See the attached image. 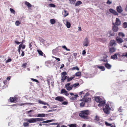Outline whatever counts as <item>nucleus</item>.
Listing matches in <instances>:
<instances>
[{"label": "nucleus", "mask_w": 127, "mask_h": 127, "mask_svg": "<svg viewBox=\"0 0 127 127\" xmlns=\"http://www.w3.org/2000/svg\"><path fill=\"white\" fill-rule=\"evenodd\" d=\"M27 65V63H25L24 64L22 65V66L24 68H25L26 67V65Z\"/></svg>", "instance_id": "51"}, {"label": "nucleus", "mask_w": 127, "mask_h": 127, "mask_svg": "<svg viewBox=\"0 0 127 127\" xmlns=\"http://www.w3.org/2000/svg\"><path fill=\"white\" fill-rule=\"evenodd\" d=\"M117 44L114 40H112L110 41V46H113L116 45Z\"/></svg>", "instance_id": "12"}, {"label": "nucleus", "mask_w": 127, "mask_h": 127, "mask_svg": "<svg viewBox=\"0 0 127 127\" xmlns=\"http://www.w3.org/2000/svg\"><path fill=\"white\" fill-rule=\"evenodd\" d=\"M85 91H83L80 92L79 93V95H81L82 94H85Z\"/></svg>", "instance_id": "58"}, {"label": "nucleus", "mask_w": 127, "mask_h": 127, "mask_svg": "<svg viewBox=\"0 0 127 127\" xmlns=\"http://www.w3.org/2000/svg\"><path fill=\"white\" fill-rule=\"evenodd\" d=\"M113 26L112 27L113 30V32H116L118 30V27L115 26L114 23L113 24Z\"/></svg>", "instance_id": "14"}, {"label": "nucleus", "mask_w": 127, "mask_h": 127, "mask_svg": "<svg viewBox=\"0 0 127 127\" xmlns=\"http://www.w3.org/2000/svg\"><path fill=\"white\" fill-rule=\"evenodd\" d=\"M107 56L105 55L104 57H101L100 59L99 60V61H103L106 63H108V61L107 58Z\"/></svg>", "instance_id": "5"}, {"label": "nucleus", "mask_w": 127, "mask_h": 127, "mask_svg": "<svg viewBox=\"0 0 127 127\" xmlns=\"http://www.w3.org/2000/svg\"><path fill=\"white\" fill-rule=\"evenodd\" d=\"M91 99L90 98H88L84 99L83 98L82 99L80 100V101H82L84 100L85 102H89L91 101Z\"/></svg>", "instance_id": "16"}, {"label": "nucleus", "mask_w": 127, "mask_h": 127, "mask_svg": "<svg viewBox=\"0 0 127 127\" xmlns=\"http://www.w3.org/2000/svg\"><path fill=\"white\" fill-rule=\"evenodd\" d=\"M66 91L64 89H62L61 90V93L62 94H64L66 92Z\"/></svg>", "instance_id": "45"}, {"label": "nucleus", "mask_w": 127, "mask_h": 127, "mask_svg": "<svg viewBox=\"0 0 127 127\" xmlns=\"http://www.w3.org/2000/svg\"><path fill=\"white\" fill-rule=\"evenodd\" d=\"M45 114H39L37 115L36 117L42 118L45 117Z\"/></svg>", "instance_id": "21"}, {"label": "nucleus", "mask_w": 127, "mask_h": 127, "mask_svg": "<svg viewBox=\"0 0 127 127\" xmlns=\"http://www.w3.org/2000/svg\"><path fill=\"white\" fill-rule=\"evenodd\" d=\"M67 126L69 127H77V125L75 124L68 125Z\"/></svg>", "instance_id": "29"}, {"label": "nucleus", "mask_w": 127, "mask_h": 127, "mask_svg": "<svg viewBox=\"0 0 127 127\" xmlns=\"http://www.w3.org/2000/svg\"><path fill=\"white\" fill-rule=\"evenodd\" d=\"M31 80H32V81H34L36 82H37V83L38 82V80H36V79H33V78H31Z\"/></svg>", "instance_id": "57"}, {"label": "nucleus", "mask_w": 127, "mask_h": 127, "mask_svg": "<svg viewBox=\"0 0 127 127\" xmlns=\"http://www.w3.org/2000/svg\"><path fill=\"white\" fill-rule=\"evenodd\" d=\"M81 74V73L80 72H78L75 73V75L76 76H80Z\"/></svg>", "instance_id": "40"}, {"label": "nucleus", "mask_w": 127, "mask_h": 127, "mask_svg": "<svg viewBox=\"0 0 127 127\" xmlns=\"http://www.w3.org/2000/svg\"><path fill=\"white\" fill-rule=\"evenodd\" d=\"M58 123H51L48 124L49 125V126L50 125H58Z\"/></svg>", "instance_id": "53"}, {"label": "nucleus", "mask_w": 127, "mask_h": 127, "mask_svg": "<svg viewBox=\"0 0 127 127\" xmlns=\"http://www.w3.org/2000/svg\"><path fill=\"white\" fill-rule=\"evenodd\" d=\"M38 102L40 104H42L44 105H47L48 106L49 105L47 103L42 101L39 100L38 101Z\"/></svg>", "instance_id": "20"}, {"label": "nucleus", "mask_w": 127, "mask_h": 127, "mask_svg": "<svg viewBox=\"0 0 127 127\" xmlns=\"http://www.w3.org/2000/svg\"><path fill=\"white\" fill-rule=\"evenodd\" d=\"M71 83H68L65 85V87L69 86L70 85Z\"/></svg>", "instance_id": "60"}, {"label": "nucleus", "mask_w": 127, "mask_h": 127, "mask_svg": "<svg viewBox=\"0 0 127 127\" xmlns=\"http://www.w3.org/2000/svg\"><path fill=\"white\" fill-rule=\"evenodd\" d=\"M103 65H104L105 67L108 69H110L111 68L112 65L107 63H104Z\"/></svg>", "instance_id": "11"}, {"label": "nucleus", "mask_w": 127, "mask_h": 127, "mask_svg": "<svg viewBox=\"0 0 127 127\" xmlns=\"http://www.w3.org/2000/svg\"><path fill=\"white\" fill-rule=\"evenodd\" d=\"M14 42H14L15 43H16L17 44H20L21 43V42H18V41H16V40Z\"/></svg>", "instance_id": "62"}, {"label": "nucleus", "mask_w": 127, "mask_h": 127, "mask_svg": "<svg viewBox=\"0 0 127 127\" xmlns=\"http://www.w3.org/2000/svg\"><path fill=\"white\" fill-rule=\"evenodd\" d=\"M122 56L123 57L124 56H125L127 58V53H123Z\"/></svg>", "instance_id": "55"}, {"label": "nucleus", "mask_w": 127, "mask_h": 127, "mask_svg": "<svg viewBox=\"0 0 127 127\" xmlns=\"http://www.w3.org/2000/svg\"><path fill=\"white\" fill-rule=\"evenodd\" d=\"M116 40L117 42L119 44H120L123 42V40L121 38L117 37L116 38Z\"/></svg>", "instance_id": "7"}, {"label": "nucleus", "mask_w": 127, "mask_h": 127, "mask_svg": "<svg viewBox=\"0 0 127 127\" xmlns=\"http://www.w3.org/2000/svg\"><path fill=\"white\" fill-rule=\"evenodd\" d=\"M109 11L110 13L113 14L114 15H118V14L116 11L110 8L109 9Z\"/></svg>", "instance_id": "8"}, {"label": "nucleus", "mask_w": 127, "mask_h": 127, "mask_svg": "<svg viewBox=\"0 0 127 127\" xmlns=\"http://www.w3.org/2000/svg\"><path fill=\"white\" fill-rule=\"evenodd\" d=\"M75 77L74 76H72L71 77H70V78H69V76H68V77L67 78V81L68 82H69L71 81Z\"/></svg>", "instance_id": "28"}, {"label": "nucleus", "mask_w": 127, "mask_h": 127, "mask_svg": "<svg viewBox=\"0 0 127 127\" xmlns=\"http://www.w3.org/2000/svg\"><path fill=\"white\" fill-rule=\"evenodd\" d=\"M103 110L104 112L106 114H109V110L104 108L103 109Z\"/></svg>", "instance_id": "24"}, {"label": "nucleus", "mask_w": 127, "mask_h": 127, "mask_svg": "<svg viewBox=\"0 0 127 127\" xmlns=\"http://www.w3.org/2000/svg\"><path fill=\"white\" fill-rule=\"evenodd\" d=\"M29 124L27 122H24L23 123V126L25 127H28Z\"/></svg>", "instance_id": "35"}, {"label": "nucleus", "mask_w": 127, "mask_h": 127, "mask_svg": "<svg viewBox=\"0 0 127 127\" xmlns=\"http://www.w3.org/2000/svg\"><path fill=\"white\" fill-rule=\"evenodd\" d=\"M78 97L79 96L78 95H74L73 96H69L70 100H76Z\"/></svg>", "instance_id": "6"}, {"label": "nucleus", "mask_w": 127, "mask_h": 127, "mask_svg": "<svg viewBox=\"0 0 127 127\" xmlns=\"http://www.w3.org/2000/svg\"><path fill=\"white\" fill-rule=\"evenodd\" d=\"M68 103V102L66 101H64L62 103V104H63L64 105H67V104Z\"/></svg>", "instance_id": "52"}, {"label": "nucleus", "mask_w": 127, "mask_h": 127, "mask_svg": "<svg viewBox=\"0 0 127 127\" xmlns=\"http://www.w3.org/2000/svg\"><path fill=\"white\" fill-rule=\"evenodd\" d=\"M10 101L11 102H14L16 100L15 98L13 97H10Z\"/></svg>", "instance_id": "32"}, {"label": "nucleus", "mask_w": 127, "mask_h": 127, "mask_svg": "<svg viewBox=\"0 0 127 127\" xmlns=\"http://www.w3.org/2000/svg\"><path fill=\"white\" fill-rule=\"evenodd\" d=\"M24 120L25 121H27L29 123V120H30V119H24Z\"/></svg>", "instance_id": "63"}, {"label": "nucleus", "mask_w": 127, "mask_h": 127, "mask_svg": "<svg viewBox=\"0 0 127 127\" xmlns=\"http://www.w3.org/2000/svg\"><path fill=\"white\" fill-rule=\"evenodd\" d=\"M121 24V22L118 18H116V22L115 23V24L117 26Z\"/></svg>", "instance_id": "15"}, {"label": "nucleus", "mask_w": 127, "mask_h": 127, "mask_svg": "<svg viewBox=\"0 0 127 127\" xmlns=\"http://www.w3.org/2000/svg\"><path fill=\"white\" fill-rule=\"evenodd\" d=\"M110 0H108L107 2H106V3L108 4H110L112 3L111 1H109Z\"/></svg>", "instance_id": "56"}, {"label": "nucleus", "mask_w": 127, "mask_h": 127, "mask_svg": "<svg viewBox=\"0 0 127 127\" xmlns=\"http://www.w3.org/2000/svg\"><path fill=\"white\" fill-rule=\"evenodd\" d=\"M109 33L111 36H113L114 35V32L112 31H110L109 32Z\"/></svg>", "instance_id": "39"}, {"label": "nucleus", "mask_w": 127, "mask_h": 127, "mask_svg": "<svg viewBox=\"0 0 127 127\" xmlns=\"http://www.w3.org/2000/svg\"><path fill=\"white\" fill-rule=\"evenodd\" d=\"M98 68L101 69V71H104L105 70L104 67L103 66H98Z\"/></svg>", "instance_id": "33"}, {"label": "nucleus", "mask_w": 127, "mask_h": 127, "mask_svg": "<svg viewBox=\"0 0 127 127\" xmlns=\"http://www.w3.org/2000/svg\"><path fill=\"white\" fill-rule=\"evenodd\" d=\"M116 10L118 12L120 13L123 11V8L121 6L119 5L117 6L116 8Z\"/></svg>", "instance_id": "9"}, {"label": "nucleus", "mask_w": 127, "mask_h": 127, "mask_svg": "<svg viewBox=\"0 0 127 127\" xmlns=\"http://www.w3.org/2000/svg\"><path fill=\"white\" fill-rule=\"evenodd\" d=\"M66 26L68 28H70L71 26L70 23L68 22L67 21L66 22Z\"/></svg>", "instance_id": "34"}, {"label": "nucleus", "mask_w": 127, "mask_h": 127, "mask_svg": "<svg viewBox=\"0 0 127 127\" xmlns=\"http://www.w3.org/2000/svg\"><path fill=\"white\" fill-rule=\"evenodd\" d=\"M10 10L11 13L14 14H15V11L13 9L11 8H10Z\"/></svg>", "instance_id": "47"}, {"label": "nucleus", "mask_w": 127, "mask_h": 127, "mask_svg": "<svg viewBox=\"0 0 127 127\" xmlns=\"http://www.w3.org/2000/svg\"><path fill=\"white\" fill-rule=\"evenodd\" d=\"M116 48L114 47L110 48L109 49V52L110 53H112L115 52L116 51Z\"/></svg>", "instance_id": "13"}, {"label": "nucleus", "mask_w": 127, "mask_h": 127, "mask_svg": "<svg viewBox=\"0 0 127 127\" xmlns=\"http://www.w3.org/2000/svg\"><path fill=\"white\" fill-rule=\"evenodd\" d=\"M62 75L61 76H66L65 75L67 74L66 72L65 71H64L61 73Z\"/></svg>", "instance_id": "49"}, {"label": "nucleus", "mask_w": 127, "mask_h": 127, "mask_svg": "<svg viewBox=\"0 0 127 127\" xmlns=\"http://www.w3.org/2000/svg\"><path fill=\"white\" fill-rule=\"evenodd\" d=\"M62 78L61 79V81L62 82H64V80L67 79V78L68 77V76H61Z\"/></svg>", "instance_id": "19"}, {"label": "nucleus", "mask_w": 127, "mask_h": 127, "mask_svg": "<svg viewBox=\"0 0 127 127\" xmlns=\"http://www.w3.org/2000/svg\"><path fill=\"white\" fill-rule=\"evenodd\" d=\"M64 97L61 96H57L55 98V100L60 102H62L64 101Z\"/></svg>", "instance_id": "10"}, {"label": "nucleus", "mask_w": 127, "mask_h": 127, "mask_svg": "<svg viewBox=\"0 0 127 127\" xmlns=\"http://www.w3.org/2000/svg\"><path fill=\"white\" fill-rule=\"evenodd\" d=\"M76 0H69L70 3L71 4H74Z\"/></svg>", "instance_id": "41"}, {"label": "nucleus", "mask_w": 127, "mask_h": 127, "mask_svg": "<svg viewBox=\"0 0 127 127\" xmlns=\"http://www.w3.org/2000/svg\"><path fill=\"white\" fill-rule=\"evenodd\" d=\"M89 111L87 110L82 111H80L79 115L81 118L84 119H89V117L88 116L89 114Z\"/></svg>", "instance_id": "1"}, {"label": "nucleus", "mask_w": 127, "mask_h": 127, "mask_svg": "<svg viewBox=\"0 0 127 127\" xmlns=\"http://www.w3.org/2000/svg\"><path fill=\"white\" fill-rule=\"evenodd\" d=\"M29 48L30 49V50H31L32 48V47L31 43L29 44Z\"/></svg>", "instance_id": "59"}, {"label": "nucleus", "mask_w": 127, "mask_h": 127, "mask_svg": "<svg viewBox=\"0 0 127 127\" xmlns=\"http://www.w3.org/2000/svg\"><path fill=\"white\" fill-rule=\"evenodd\" d=\"M105 108L108 109L109 110H110L111 109V108L109 107V105L108 104H107Z\"/></svg>", "instance_id": "37"}, {"label": "nucleus", "mask_w": 127, "mask_h": 127, "mask_svg": "<svg viewBox=\"0 0 127 127\" xmlns=\"http://www.w3.org/2000/svg\"><path fill=\"white\" fill-rule=\"evenodd\" d=\"M83 101L80 104V106L81 107H83L84 106V105L85 104V102L84 100H83L82 101Z\"/></svg>", "instance_id": "26"}, {"label": "nucleus", "mask_w": 127, "mask_h": 127, "mask_svg": "<svg viewBox=\"0 0 127 127\" xmlns=\"http://www.w3.org/2000/svg\"><path fill=\"white\" fill-rule=\"evenodd\" d=\"M73 70L76 69L78 70H79V68L77 66L73 67Z\"/></svg>", "instance_id": "54"}, {"label": "nucleus", "mask_w": 127, "mask_h": 127, "mask_svg": "<svg viewBox=\"0 0 127 127\" xmlns=\"http://www.w3.org/2000/svg\"><path fill=\"white\" fill-rule=\"evenodd\" d=\"M82 4V2L81 1H78L75 3V6H78Z\"/></svg>", "instance_id": "23"}, {"label": "nucleus", "mask_w": 127, "mask_h": 127, "mask_svg": "<svg viewBox=\"0 0 127 127\" xmlns=\"http://www.w3.org/2000/svg\"><path fill=\"white\" fill-rule=\"evenodd\" d=\"M65 87L67 90L69 91L72 89L73 86H72V85H71Z\"/></svg>", "instance_id": "25"}, {"label": "nucleus", "mask_w": 127, "mask_h": 127, "mask_svg": "<svg viewBox=\"0 0 127 127\" xmlns=\"http://www.w3.org/2000/svg\"><path fill=\"white\" fill-rule=\"evenodd\" d=\"M79 85V83H75L73 84L72 86H73V87L75 88L77 86H78Z\"/></svg>", "instance_id": "46"}, {"label": "nucleus", "mask_w": 127, "mask_h": 127, "mask_svg": "<svg viewBox=\"0 0 127 127\" xmlns=\"http://www.w3.org/2000/svg\"><path fill=\"white\" fill-rule=\"evenodd\" d=\"M50 20V23L52 24H53L55 23L56 21L54 19H51Z\"/></svg>", "instance_id": "36"}, {"label": "nucleus", "mask_w": 127, "mask_h": 127, "mask_svg": "<svg viewBox=\"0 0 127 127\" xmlns=\"http://www.w3.org/2000/svg\"><path fill=\"white\" fill-rule=\"evenodd\" d=\"M37 52H38V54L40 55L41 56H44V57H45V55L43 53V52L41 50H37Z\"/></svg>", "instance_id": "22"}, {"label": "nucleus", "mask_w": 127, "mask_h": 127, "mask_svg": "<svg viewBox=\"0 0 127 127\" xmlns=\"http://www.w3.org/2000/svg\"><path fill=\"white\" fill-rule=\"evenodd\" d=\"M48 5L50 7H56L55 5L52 3L49 4Z\"/></svg>", "instance_id": "43"}, {"label": "nucleus", "mask_w": 127, "mask_h": 127, "mask_svg": "<svg viewBox=\"0 0 127 127\" xmlns=\"http://www.w3.org/2000/svg\"><path fill=\"white\" fill-rule=\"evenodd\" d=\"M12 60L10 58V59H8V60H7L6 61V63H8V62H10Z\"/></svg>", "instance_id": "61"}, {"label": "nucleus", "mask_w": 127, "mask_h": 127, "mask_svg": "<svg viewBox=\"0 0 127 127\" xmlns=\"http://www.w3.org/2000/svg\"><path fill=\"white\" fill-rule=\"evenodd\" d=\"M36 122H40L44 121L45 119L42 118H36Z\"/></svg>", "instance_id": "30"}, {"label": "nucleus", "mask_w": 127, "mask_h": 127, "mask_svg": "<svg viewBox=\"0 0 127 127\" xmlns=\"http://www.w3.org/2000/svg\"><path fill=\"white\" fill-rule=\"evenodd\" d=\"M39 126H42V125H45L46 126H49V125L48 124H41V123H40L39 124Z\"/></svg>", "instance_id": "44"}, {"label": "nucleus", "mask_w": 127, "mask_h": 127, "mask_svg": "<svg viewBox=\"0 0 127 127\" xmlns=\"http://www.w3.org/2000/svg\"><path fill=\"white\" fill-rule=\"evenodd\" d=\"M89 42L90 41L89 40L88 38L87 37L86 38L84 39L83 43V46L84 47H87L88 46L89 44Z\"/></svg>", "instance_id": "4"}, {"label": "nucleus", "mask_w": 127, "mask_h": 127, "mask_svg": "<svg viewBox=\"0 0 127 127\" xmlns=\"http://www.w3.org/2000/svg\"><path fill=\"white\" fill-rule=\"evenodd\" d=\"M118 35L119 36L122 37H123L125 36L124 34L122 32H119Z\"/></svg>", "instance_id": "31"}, {"label": "nucleus", "mask_w": 127, "mask_h": 127, "mask_svg": "<svg viewBox=\"0 0 127 127\" xmlns=\"http://www.w3.org/2000/svg\"><path fill=\"white\" fill-rule=\"evenodd\" d=\"M105 124L107 126H111L112 125L111 124L109 123L106 122H105Z\"/></svg>", "instance_id": "48"}, {"label": "nucleus", "mask_w": 127, "mask_h": 127, "mask_svg": "<svg viewBox=\"0 0 127 127\" xmlns=\"http://www.w3.org/2000/svg\"><path fill=\"white\" fill-rule=\"evenodd\" d=\"M123 26L124 28H127V23L126 22L124 23L123 24Z\"/></svg>", "instance_id": "42"}, {"label": "nucleus", "mask_w": 127, "mask_h": 127, "mask_svg": "<svg viewBox=\"0 0 127 127\" xmlns=\"http://www.w3.org/2000/svg\"><path fill=\"white\" fill-rule=\"evenodd\" d=\"M20 24V23L18 21H16L15 22V24L17 26H18Z\"/></svg>", "instance_id": "50"}, {"label": "nucleus", "mask_w": 127, "mask_h": 127, "mask_svg": "<svg viewBox=\"0 0 127 127\" xmlns=\"http://www.w3.org/2000/svg\"><path fill=\"white\" fill-rule=\"evenodd\" d=\"M36 122V118H32L30 119L29 123H34Z\"/></svg>", "instance_id": "18"}, {"label": "nucleus", "mask_w": 127, "mask_h": 127, "mask_svg": "<svg viewBox=\"0 0 127 127\" xmlns=\"http://www.w3.org/2000/svg\"><path fill=\"white\" fill-rule=\"evenodd\" d=\"M64 94L66 96H67L69 95V94L67 93V91H66L65 93H64Z\"/></svg>", "instance_id": "64"}, {"label": "nucleus", "mask_w": 127, "mask_h": 127, "mask_svg": "<svg viewBox=\"0 0 127 127\" xmlns=\"http://www.w3.org/2000/svg\"><path fill=\"white\" fill-rule=\"evenodd\" d=\"M95 100L97 102L99 103L98 105L99 107L104 106L105 105V101L102 100L99 96H97L95 97Z\"/></svg>", "instance_id": "2"}, {"label": "nucleus", "mask_w": 127, "mask_h": 127, "mask_svg": "<svg viewBox=\"0 0 127 127\" xmlns=\"http://www.w3.org/2000/svg\"><path fill=\"white\" fill-rule=\"evenodd\" d=\"M25 4L28 7H31L32 6V5L29 2L27 1H25Z\"/></svg>", "instance_id": "27"}, {"label": "nucleus", "mask_w": 127, "mask_h": 127, "mask_svg": "<svg viewBox=\"0 0 127 127\" xmlns=\"http://www.w3.org/2000/svg\"><path fill=\"white\" fill-rule=\"evenodd\" d=\"M119 54L118 53H115L114 55L111 56V58L113 60H116L117 59V55Z\"/></svg>", "instance_id": "17"}, {"label": "nucleus", "mask_w": 127, "mask_h": 127, "mask_svg": "<svg viewBox=\"0 0 127 127\" xmlns=\"http://www.w3.org/2000/svg\"><path fill=\"white\" fill-rule=\"evenodd\" d=\"M64 17H65L68 15V13L67 11L65 10H64Z\"/></svg>", "instance_id": "38"}, {"label": "nucleus", "mask_w": 127, "mask_h": 127, "mask_svg": "<svg viewBox=\"0 0 127 127\" xmlns=\"http://www.w3.org/2000/svg\"><path fill=\"white\" fill-rule=\"evenodd\" d=\"M95 120L98 123L99 125H102L103 124V121L99 118V117L97 115L95 116Z\"/></svg>", "instance_id": "3"}]
</instances>
